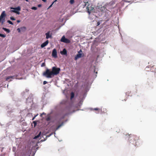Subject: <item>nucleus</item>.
Instances as JSON below:
<instances>
[{
    "label": "nucleus",
    "instance_id": "nucleus-10",
    "mask_svg": "<svg viewBox=\"0 0 156 156\" xmlns=\"http://www.w3.org/2000/svg\"><path fill=\"white\" fill-rule=\"evenodd\" d=\"M50 32L48 31L47 33L45 34L46 36V38L48 39L49 38H51L52 37L51 35H50Z\"/></svg>",
    "mask_w": 156,
    "mask_h": 156
},
{
    "label": "nucleus",
    "instance_id": "nucleus-37",
    "mask_svg": "<svg viewBox=\"0 0 156 156\" xmlns=\"http://www.w3.org/2000/svg\"><path fill=\"white\" fill-rule=\"evenodd\" d=\"M80 51H82V50H80Z\"/></svg>",
    "mask_w": 156,
    "mask_h": 156
},
{
    "label": "nucleus",
    "instance_id": "nucleus-32",
    "mask_svg": "<svg viewBox=\"0 0 156 156\" xmlns=\"http://www.w3.org/2000/svg\"><path fill=\"white\" fill-rule=\"evenodd\" d=\"M20 20H17V22L18 23H20Z\"/></svg>",
    "mask_w": 156,
    "mask_h": 156
},
{
    "label": "nucleus",
    "instance_id": "nucleus-31",
    "mask_svg": "<svg viewBox=\"0 0 156 156\" xmlns=\"http://www.w3.org/2000/svg\"><path fill=\"white\" fill-rule=\"evenodd\" d=\"M45 115V113H44V112H43V113L41 115V116H42V115Z\"/></svg>",
    "mask_w": 156,
    "mask_h": 156
},
{
    "label": "nucleus",
    "instance_id": "nucleus-28",
    "mask_svg": "<svg viewBox=\"0 0 156 156\" xmlns=\"http://www.w3.org/2000/svg\"><path fill=\"white\" fill-rule=\"evenodd\" d=\"M47 82L46 81H44L43 82V84L44 85H45V84H46L47 83Z\"/></svg>",
    "mask_w": 156,
    "mask_h": 156
},
{
    "label": "nucleus",
    "instance_id": "nucleus-14",
    "mask_svg": "<svg viewBox=\"0 0 156 156\" xmlns=\"http://www.w3.org/2000/svg\"><path fill=\"white\" fill-rule=\"evenodd\" d=\"M63 124V123H62L61 124L55 128V131L57 130Z\"/></svg>",
    "mask_w": 156,
    "mask_h": 156
},
{
    "label": "nucleus",
    "instance_id": "nucleus-5",
    "mask_svg": "<svg viewBox=\"0 0 156 156\" xmlns=\"http://www.w3.org/2000/svg\"><path fill=\"white\" fill-rule=\"evenodd\" d=\"M87 12L90 14L94 10V7L91 4H89L87 7Z\"/></svg>",
    "mask_w": 156,
    "mask_h": 156
},
{
    "label": "nucleus",
    "instance_id": "nucleus-3",
    "mask_svg": "<svg viewBox=\"0 0 156 156\" xmlns=\"http://www.w3.org/2000/svg\"><path fill=\"white\" fill-rule=\"evenodd\" d=\"M60 71V69L59 68H57L55 66L53 67L52 68V72L53 76L56 75L59 73Z\"/></svg>",
    "mask_w": 156,
    "mask_h": 156
},
{
    "label": "nucleus",
    "instance_id": "nucleus-13",
    "mask_svg": "<svg viewBox=\"0 0 156 156\" xmlns=\"http://www.w3.org/2000/svg\"><path fill=\"white\" fill-rule=\"evenodd\" d=\"M2 29L8 33H9L10 32L9 30L8 29H7L4 27H3Z\"/></svg>",
    "mask_w": 156,
    "mask_h": 156
},
{
    "label": "nucleus",
    "instance_id": "nucleus-24",
    "mask_svg": "<svg viewBox=\"0 0 156 156\" xmlns=\"http://www.w3.org/2000/svg\"><path fill=\"white\" fill-rule=\"evenodd\" d=\"M33 123L34 124V126L35 127V126H36L37 124V122L36 121H34L33 122Z\"/></svg>",
    "mask_w": 156,
    "mask_h": 156
},
{
    "label": "nucleus",
    "instance_id": "nucleus-7",
    "mask_svg": "<svg viewBox=\"0 0 156 156\" xmlns=\"http://www.w3.org/2000/svg\"><path fill=\"white\" fill-rule=\"evenodd\" d=\"M52 56L55 58H56L57 57V52L55 49H54L52 51Z\"/></svg>",
    "mask_w": 156,
    "mask_h": 156
},
{
    "label": "nucleus",
    "instance_id": "nucleus-4",
    "mask_svg": "<svg viewBox=\"0 0 156 156\" xmlns=\"http://www.w3.org/2000/svg\"><path fill=\"white\" fill-rule=\"evenodd\" d=\"M10 9H14V10H11L10 11L11 12H13L14 13H16L17 14H20V12L19 11L20 10L21 8L20 6H18L16 8H13L12 7H11L10 8Z\"/></svg>",
    "mask_w": 156,
    "mask_h": 156
},
{
    "label": "nucleus",
    "instance_id": "nucleus-39",
    "mask_svg": "<svg viewBox=\"0 0 156 156\" xmlns=\"http://www.w3.org/2000/svg\"><path fill=\"white\" fill-rule=\"evenodd\" d=\"M96 73L97 74V72H96Z\"/></svg>",
    "mask_w": 156,
    "mask_h": 156
},
{
    "label": "nucleus",
    "instance_id": "nucleus-19",
    "mask_svg": "<svg viewBox=\"0 0 156 156\" xmlns=\"http://www.w3.org/2000/svg\"><path fill=\"white\" fill-rule=\"evenodd\" d=\"M20 29L21 31H23L24 30H25L26 27H21L20 28Z\"/></svg>",
    "mask_w": 156,
    "mask_h": 156
},
{
    "label": "nucleus",
    "instance_id": "nucleus-17",
    "mask_svg": "<svg viewBox=\"0 0 156 156\" xmlns=\"http://www.w3.org/2000/svg\"><path fill=\"white\" fill-rule=\"evenodd\" d=\"M0 37L4 38L6 37V35L1 34H0Z\"/></svg>",
    "mask_w": 156,
    "mask_h": 156
},
{
    "label": "nucleus",
    "instance_id": "nucleus-25",
    "mask_svg": "<svg viewBox=\"0 0 156 156\" xmlns=\"http://www.w3.org/2000/svg\"><path fill=\"white\" fill-rule=\"evenodd\" d=\"M45 66V63L44 62H43V63H42V64L41 65V67H42Z\"/></svg>",
    "mask_w": 156,
    "mask_h": 156
},
{
    "label": "nucleus",
    "instance_id": "nucleus-12",
    "mask_svg": "<svg viewBox=\"0 0 156 156\" xmlns=\"http://www.w3.org/2000/svg\"><path fill=\"white\" fill-rule=\"evenodd\" d=\"M60 53L62 55H66L67 51L65 48H64L62 51H61Z\"/></svg>",
    "mask_w": 156,
    "mask_h": 156
},
{
    "label": "nucleus",
    "instance_id": "nucleus-38",
    "mask_svg": "<svg viewBox=\"0 0 156 156\" xmlns=\"http://www.w3.org/2000/svg\"><path fill=\"white\" fill-rule=\"evenodd\" d=\"M26 1H28V0H25Z\"/></svg>",
    "mask_w": 156,
    "mask_h": 156
},
{
    "label": "nucleus",
    "instance_id": "nucleus-1",
    "mask_svg": "<svg viewBox=\"0 0 156 156\" xmlns=\"http://www.w3.org/2000/svg\"><path fill=\"white\" fill-rule=\"evenodd\" d=\"M129 136L128 140L130 143H131L135 146H137L139 144L138 140H139V136H137L130 134Z\"/></svg>",
    "mask_w": 156,
    "mask_h": 156
},
{
    "label": "nucleus",
    "instance_id": "nucleus-15",
    "mask_svg": "<svg viewBox=\"0 0 156 156\" xmlns=\"http://www.w3.org/2000/svg\"><path fill=\"white\" fill-rule=\"evenodd\" d=\"M74 93L73 92H72L71 93V97H70L71 99H73L74 97Z\"/></svg>",
    "mask_w": 156,
    "mask_h": 156
},
{
    "label": "nucleus",
    "instance_id": "nucleus-29",
    "mask_svg": "<svg viewBox=\"0 0 156 156\" xmlns=\"http://www.w3.org/2000/svg\"><path fill=\"white\" fill-rule=\"evenodd\" d=\"M100 24V22H98L97 23V26H99Z\"/></svg>",
    "mask_w": 156,
    "mask_h": 156
},
{
    "label": "nucleus",
    "instance_id": "nucleus-8",
    "mask_svg": "<svg viewBox=\"0 0 156 156\" xmlns=\"http://www.w3.org/2000/svg\"><path fill=\"white\" fill-rule=\"evenodd\" d=\"M15 77V76H8L6 78V80H7L8 81H10L12 80V79H14Z\"/></svg>",
    "mask_w": 156,
    "mask_h": 156
},
{
    "label": "nucleus",
    "instance_id": "nucleus-6",
    "mask_svg": "<svg viewBox=\"0 0 156 156\" xmlns=\"http://www.w3.org/2000/svg\"><path fill=\"white\" fill-rule=\"evenodd\" d=\"M61 41L66 43H69L70 42L69 39L66 38L64 36H63L62 37L61 39Z\"/></svg>",
    "mask_w": 156,
    "mask_h": 156
},
{
    "label": "nucleus",
    "instance_id": "nucleus-26",
    "mask_svg": "<svg viewBox=\"0 0 156 156\" xmlns=\"http://www.w3.org/2000/svg\"><path fill=\"white\" fill-rule=\"evenodd\" d=\"M38 115V114L35 115L32 119V120H34V119L35 118V117Z\"/></svg>",
    "mask_w": 156,
    "mask_h": 156
},
{
    "label": "nucleus",
    "instance_id": "nucleus-23",
    "mask_svg": "<svg viewBox=\"0 0 156 156\" xmlns=\"http://www.w3.org/2000/svg\"><path fill=\"white\" fill-rule=\"evenodd\" d=\"M10 19L12 20H15V19L13 16H11L10 17Z\"/></svg>",
    "mask_w": 156,
    "mask_h": 156
},
{
    "label": "nucleus",
    "instance_id": "nucleus-30",
    "mask_svg": "<svg viewBox=\"0 0 156 156\" xmlns=\"http://www.w3.org/2000/svg\"><path fill=\"white\" fill-rule=\"evenodd\" d=\"M94 110H98V108H95L94 109Z\"/></svg>",
    "mask_w": 156,
    "mask_h": 156
},
{
    "label": "nucleus",
    "instance_id": "nucleus-21",
    "mask_svg": "<svg viewBox=\"0 0 156 156\" xmlns=\"http://www.w3.org/2000/svg\"><path fill=\"white\" fill-rule=\"evenodd\" d=\"M74 0H70V3L71 4H72L74 3Z\"/></svg>",
    "mask_w": 156,
    "mask_h": 156
},
{
    "label": "nucleus",
    "instance_id": "nucleus-27",
    "mask_svg": "<svg viewBox=\"0 0 156 156\" xmlns=\"http://www.w3.org/2000/svg\"><path fill=\"white\" fill-rule=\"evenodd\" d=\"M17 30L18 31V32H20L21 31V30H20V28H18L17 29Z\"/></svg>",
    "mask_w": 156,
    "mask_h": 156
},
{
    "label": "nucleus",
    "instance_id": "nucleus-36",
    "mask_svg": "<svg viewBox=\"0 0 156 156\" xmlns=\"http://www.w3.org/2000/svg\"><path fill=\"white\" fill-rule=\"evenodd\" d=\"M57 0H55V1L54 2H56Z\"/></svg>",
    "mask_w": 156,
    "mask_h": 156
},
{
    "label": "nucleus",
    "instance_id": "nucleus-22",
    "mask_svg": "<svg viewBox=\"0 0 156 156\" xmlns=\"http://www.w3.org/2000/svg\"><path fill=\"white\" fill-rule=\"evenodd\" d=\"M31 9H33V10H36L37 9V8L36 7H34H34H32V8H31Z\"/></svg>",
    "mask_w": 156,
    "mask_h": 156
},
{
    "label": "nucleus",
    "instance_id": "nucleus-35",
    "mask_svg": "<svg viewBox=\"0 0 156 156\" xmlns=\"http://www.w3.org/2000/svg\"><path fill=\"white\" fill-rule=\"evenodd\" d=\"M41 6V5H38V7H40V6Z\"/></svg>",
    "mask_w": 156,
    "mask_h": 156
},
{
    "label": "nucleus",
    "instance_id": "nucleus-11",
    "mask_svg": "<svg viewBox=\"0 0 156 156\" xmlns=\"http://www.w3.org/2000/svg\"><path fill=\"white\" fill-rule=\"evenodd\" d=\"M79 52H78V53L76 55V56L75 58V60H76L78 58H80L82 56V54L81 53H79Z\"/></svg>",
    "mask_w": 156,
    "mask_h": 156
},
{
    "label": "nucleus",
    "instance_id": "nucleus-16",
    "mask_svg": "<svg viewBox=\"0 0 156 156\" xmlns=\"http://www.w3.org/2000/svg\"><path fill=\"white\" fill-rule=\"evenodd\" d=\"M41 132H40L39 134L37 136H35V137L34 138V139H36L37 138H38L41 135Z\"/></svg>",
    "mask_w": 156,
    "mask_h": 156
},
{
    "label": "nucleus",
    "instance_id": "nucleus-20",
    "mask_svg": "<svg viewBox=\"0 0 156 156\" xmlns=\"http://www.w3.org/2000/svg\"><path fill=\"white\" fill-rule=\"evenodd\" d=\"M7 22L8 23H9L10 24H12V25L13 24V23H12V22L10 20H8Z\"/></svg>",
    "mask_w": 156,
    "mask_h": 156
},
{
    "label": "nucleus",
    "instance_id": "nucleus-2",
    "mask_svg": "<svg viewBox=\"0 0 156 156\" xmlns=\"http://www.w3.org/2000/svg\"><path fill=\"white\" fill-rule=\"evenodd\" d=\"M51 69H47L43 73V75L48 78H51L54 76Z\"/></svg>",
    "mask_w": 156,
    "mask_h": 156
},
{
    "label": "nucleus",
    "instance_id": "nucleus-18",
    "mask_svg": "<svg viewBox=\"0 0 156 156\" xmlns=\"http://www.w3.org/2000/svg\"><path fill=\"white\" fill-rule=\"evenodd\" d=\"M46 120L48 121H50L51 119L50 117V116L48 117L47 118H46Z\"/></svg>",
    "mask_w": 156,
    "mask_h": 156
},
{
    "label": "nucleus",
    "instance_id": "nucleus-34",
    "mask_svg": "<svg viewBox=\"0 0 156 156\" xmlns=\"http://www.w3.org/2000/svg\"><path fill=\"white\" fill-rule=\"evenodd\" d=\"M53 3H54V2L52 3V4L51 5H50V6H49V8H50V7H51L52 6V4H53Z\"/></svg>",
    "mask_w": 156,
    "mask_h": 156
},
{
    "label": "nucleus",
    "instance_id": "nucleus-9",
    "mask_svg": "<svg viewBox=\"0 0 156 156\" xmlns=\"http://www.w3.org/2000/svg\"><path fill=\"white\" fill-rule=\"evenodd\" d=\"M48 43V41L47 40L45 42L43 43L41 45V47L42 48L46 46Z\"/></svg>",
    "mask_w": 156,
    "mask_h": 156
},
{
    "label": "nucleus",
    "instance_id": "nucleus-33",
    "mask_svg": "<svg viewBox=\"0 0 156 156\" xmlns=\"http://www.w3.org/2000/svg\"><path fill=\"white\" fill-rule=\"evenodd\" d=\"M43 2H46V0H42Z\"/></svg>",
    "mask_w": 156,
    "mask_h": 156
}]
</instances>
